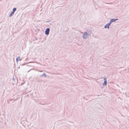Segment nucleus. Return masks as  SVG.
<instances>
[{"label": "nucleus", "instance_id": "f257e3e1", "mask_svg": "<svg viewBox=\"0 0 129 129\" xmlns=\"http://www.w3.org/2000/svg\"><path fill=\"white\" fill-rule=\"evenodd\" d=\"M91 31H88L85 32L83 34L82 37L84 39H86L90 36L91 34Z\"/></svg>", "mask_w": 129, "mask_h": 129}, {"label": "nucleus", "instance_id": "f03ea898", "mask_svg": "<svg viewBox=\"0 0 129 129\" xmlns=\"http://www.w3.org/2000/svg\"><path fill=\"white\" fill-rule=\"evenodd\" d=\"M16 10V8H14L13 9L11 13L10 14L9 17H10L12 16L14 14V12Z\"/></svg>", "mask_w": 129, "mask_h": 129}, {"label": "nucleus", "instance_id": "7ed1b4c3", "mask_svg": "<svg viewBox=\"0 0 129 129\" xmlns=\"http://www.w3.org/2000/svg\"><path fill=\"white\" fill-rule=\"evenodd\" d=\"M50 31V29L49 28H47L45 31V34L46 35H48L49 34V32Z\"/></svg>", "mask_w": 129, "mask_h": 129}, {"label": "nucleus", "instance_id": "20e7f679", "mask_svg": "<svg viewBox=\"0 0 129 129\" xmlns=\"http://www.w3.org/2000/svg\"><path fill=\"white\" fill-rule=\"evenodd\" d=\"M104 82L103 83V85H104L105 86V85H106L107 84L106 79V78H104Z\"/></svg>", "mask_w": 129, "mask_h": 129}, {"label": "nucleus", "instance_id": "39448f33", "mask_svg": "<svg viewBox=\"0 0 129 129\" xmlns=\"http://www.w3.org/2000/svg\"><path fill=\"white\" fill-rule=\"evenodd\" d=\"M110 26L108 23L106 24L104 28H107L108 29L109 28V26Z\"/></svg>", "mask_w": 129, "mask_h": 129}, {"label": "nucleus", "instance_id": "423d86ee", "mask_svg": "<svg viewBox=\"0 0 129 129\" xmlns=\"http://www.w3.org/2000/svg\"><path fill=\"white\" fill-rule=\"evenodd\" d=\"M44 76L45 77H46L47 76L45 73H43V74L40 76V77H42V76Z\"/></svg>", "mask_w": 129, "mask_h": 129}, {"label": "nucleus", "instance_id": "0eeeda50", "mask_svg": "<svg viewBox=\"0 0 129 129\" xmlns=\"http://www.w3.org/2000/svg\"><path fill=\"white\" fill-rule=\"evenodd\" d=\"M118 20V19H112L111 20L112 21V22H114Z\"/></svg>", "mask_w": 129, "mask_h": 129}, {"label": "nucleus", "instance_id": "6e6552de", "mask_svg": "<svg viewBox=\"0 0 129 129\" xmlns=\"http://www.w3.org/2000/svg\"><path fill=\"white\" fill-rule=\"evenodd\" d=\"M20 57L19 56H18L16 59V61L17 62H18V60H19Z\"/></svg>", "mask_w": 129, "mask_h": 129}, {"label": "nucleus", "instance_id": "1a4fd4ad", "mask_svg": "<svg viewBox=\"0 0 129 129\" xmlns=\"http://www.w3.org/2000/svg\"><path fill=\"white\" fill-rule=\"evenodd\" d=\"M112 23V21H111V20L110 21V22H109V23H108L110 25L111 24V23Z\"/></svg>", "mask_w": 129, "mask_h": 129}, {"label": "nucleus", "instance_id": "9d476101", "mask_svg": "<svg viewBox=\"0 0 129 129\" xmlns=\"http://www.w3.org/2000/svg\"><path fill=\"white\" fill-rule=\"evenodd\" d=\"M39 71V72H43V71Z\"/></svg>", "mask_w": 129, "mask_h": 129}, {"label": "nucleus", "instance_id": "9b49d317", "mask_svg": "<svg viewBox=\"0 0 129 129\" xmlns=\"http://www.w3.org/2000/svg\"><path fill=\"white\" fill-rule=\"evenodd\" d=\"M30 70L29 71H30V70Z\"/></svg>", "mask_w": 129, "mask_h": 129}]
</instances>
